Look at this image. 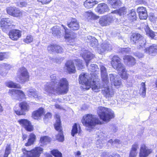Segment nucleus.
Instances as JSON below:
<instances>
[{"label":"nucleus","instance_id":"obj_4","mask_svg":"<svg viewBox=\"0 0 157 157\" xmlns=\"http://www.w3.org/2000/svg\"><path fill=\"white\" fill-rule=\"evenodd\" d=\"M82 122L86 126V129L90 132L96 124H100V121L94 115L88 114L83 117Z\"/></svg>","mask_w":157,"mask_h":157},{"label":"nucleus","instance_id":"obj_59","mask_svg":"<svg viewBox=\"0 0 157 157\" xmlns=\"http://www.w3.org/2000/svg\"><path fill=\"white\" fill-rule=\"evenodd\" d=\"M52 114L50 113H47L45 115L44 118V119H49L52 117Z\"/></svg>","mask_w":157,"mask_h":157},{"label":"nucleus","instance_id":"obj_34","mask_svg":"<svg viewBox=\"0 0 157 157\" xmlns=\"http://www.w3.org/2000/svg\"><path fill=\"white\" fill-rule=\"evenodd\" d=\"M27 94L29 97H33L35 98L38 97V93L34 89H29L27 91Z\"/></svg>","mask_w":157,"mask_h":157},{"label":"nucleus","instance_id":"obj_45","mask_svg":"<svg viewBox=\"0 0 157 157\" xmlns=\"http://www.w3.org/2000/svg\"><path fill=\"white\" fill-rule=\"evenodd\" d=\"M33 40V36L30 35H28L26 38L24 39L23 41L27 44H29L32 42Z\"/></svg>","mask_w":157,"mask_h":157},{"label":"nucleus","instance_id":"obj_64","mask_svg":"<svg viewBox=\"0 0 157 157\" xmlns=\"http://www.w3.org/2000/svg\"><path fill=\"white\" fill-rule=\"evenodd\" d=\"M108 157H121L120 155L118 154H113L112 155H110Z\"/></svg>","mask_w":157,"mask_h":157},{"label":"nucleus","instance_id":"obj_12","mask_svg":"<svg viewBox=\"0 0 157 157\" xmlns=\"http://www.w3.org/2000/svg\"><path fill=\"white\" fill-rule=\"evenodd\" d=\"M100 66L101 76L102 81L107 85L109 82V79L106 69L102 63L100 64Z\"/></svg>","mask_w":157,"mask_h":157},{"label":"nucleus","instance_id":"obj_31","mask_svg":"<svg viewBox=\"0 0 157 157\" xmlns=\"http://www.w3.org/2000/svg\"><path fill=\"white\" fill-rule=\"evenodd\" d=\"M108 3L114 9H117L121 4V0H108Z\"/></svg>","mask_w":157,"mask_h":157},{"label":"nucleus","instance_id":"obj_33","mask_svg":"<svg viewBox=\"0 0 157 157\" xmlns=\"http://www.w3.org/2000/svg\"><path fill=\"white\" fill-rule=\"evenodd\" d=\"M6 85L9 88H13L21 89V87L20 85L14 82L11 81H9L5 82Z\"/></svg>","mask_w":157,"mask_h":157},{"label":"nucleus","instance_id":"obj_21","mask_svg":"<svg viewBox=\"0 0 157 157\" xmlns=\"http://www.w3.org/2000/svg\"><path fill=\"white\" fill-rule=\"evenodd\" d=\"M66 67L68 72L70 73H75V68L74 64L72 61L67 62L65 64Z\"/></svg>","mask_w":157,"mask_h":157},{"label":"nucleus","instance_id":"obj_61","mask_svg":"<svg viewBox=\"0 0 157 157\" xmlns=\"http://www.w3.org/2000/svg\"><path fill=\"white\" fill-rule=\"evenodd\" d=\"M38 2H41L43 4H47L49 3L51 0H37Z\"/></svg>","mask_w":157,"mask_h":157},{"label":"nucleus","instance_id":"obj_3","mask_svg":"<svg viewBox=\"0 0 157 157\" xmlns=\"http://www.w3.org/2000/svg\"><path fill=\"white\" fill-rule=\"evenodd\" d=\"M111 64L113 67L117 71L123 79H126L128 78V75L124 66L121 63L120 59L118 57L116 56H113L112 59Z\"/></svg>","mask_w":157,"mask_h":157},{"label":"nucleus","instance_id":"obj_43","mask_svg":"<svg viewBox=\"0 0 157 157\" xmlns=\"http://www.w3.org/2000/svg\"><path fill=\"white\" fill-rule=\"evenodd\" d=\"M108 8L107 4L105 3H101L98 5L97 7V10H106Z\"/></svg>","mask_w":157,"mask_h":157},{"label":"nucleus","instance_id":"obj_42","mask_svg":"<svg viewBox=\"0 0 157 157\" xmlns=\"http://www.w3.org/2000/svg\"><path fill=\"white\" fill-rule=\"evenodd\" d=\"M17 96L19 100L24 99L25 98V93L21 90H18L17 94Z\"/></svg>","mask_w":157,"mask_h":157},{"label":"nucleus","instance_id":"obj_46","mask_svg":"<svg viewBox=\"0 0 157 157\" xmlns=\"http://www.w3.org/2000/svg\"><path fill=\"white\" fill-rule=\"evenodd\" d=\"M51 153L55 157H62V153L57 150H53Z\"/></svg>","mask_w":157,"mask_h":157},{"label":"nucleus","instance_id":"obj_38","mask_svg":"<svg viewBox=\"0 0 157 157\" xmlns=\"http://www.w3.org/2000/svg\"><path fill=\"white\" fill-rule=\"evenodd\" d=\"M59 29V27L57 25L54 26L52 28V34L57 36L59 35L60 33Z\"/></svg>","mask_w":157,"mask_h":157},{"label":"nucleus","instance_id":"obj_48","mask_svg":"<svg viewBox=\"0 0 157 157\" xmlns=\"http://www.w3.org/2000/svg\"><path fill=\"white\" fill-rule=\"evenodd\" d=\"M89 69L92 72H94L97 71L98 70V68L97 65L92 64L89 67Z\"/></svg>","mask_w":157,"mask_h":157},{"label":"nucleus","instance_id":"obj_52","mask_svg":"<svg viewBox=\"0 0 157 157\" xmlns=\"http://www.w3.org/2000/svg\"><path fill=\"white\" fill-rule=\"evenodd\" d=\"M96 144L97 148L99 149L102 148L105 145L100 140H98L97 141Z\"/></svg>","mask_w":157,"mask_h":157},{"label":"nucleus","instance_id":"obj_60","mask_svg":"<svg viewBox=\"0 0 157 157\" xmlns=\"http://www.w3.org/2000/svg\"><path fill=\"white\" fill-rule=\"evenodd\" d=\"M129 50V49L128 48H121L120 51L123 54L128 53Z\"/></svg>","mask_w":157,"mask_h":157},{"label":"nucleus","instance_id":"obj_54","mask_svg":"<svg viewBox=\"0 0 157 157\" xmlns=\"http://www.w3.org/2000/svg\"><path fill=\"white\" fill-rule=\"evenodd\" d=\"M113 84L115 86H120L121 84V79L118 77L117 78H116V79L115 80Z\"/></svg>","mask_w":157,"mask_h":157},{"label":"nucleus","instance_id":"obj_27","mask_svg":"<svg viewBox=\"0 0 157 157\" xmlns=\"http://www.w3.org/2000/svg\"><path fill=\"white\" fill-rule=\"evenodd\" d=\"M98 2L95 0H86L84 3V6L87 9L91 8L95 5L98 4Z\"/></svg>","mask_w":157,"mask_h":157},{"label":"nucleus","instance_id":"obj_1","mask_svg":"<svg viewBox=\"0 0 157 157\" xmlns=\"http://www.w3.org/2000/svg\"><path fill=\"white\" fill-rule=\"evenodd\" d=\"M51 82L46 83L44 90L50 95L57 94L63 95L69 90V83L66 78H62L56 80V75L53 74L50 76Z\"/></svg>","mask_w":157,"mask_h":157},{"label":"nucleus","instance_id":"obj_23","mask_svg":"<svg viewBox=\"0 0 157 157\" xmlns=\"http://www.w3.org/2000/svg\"><path fill=\"white\" fill-rule=\"evenodd\" d=\"M112 49L111 45L107 42L103 43L101 45L100 51L101 52H103L106 51H110Z\"/></svg>","mask_w":157,"mask_h":157},{"label":"nucleus","instance_id":"obj_32","mask_svg":"<svg viewBox=\"0 0 157 157\" xmlns=\"http://www.w3.org/2000/svg\"><path fill=\"white\" fill-rule=\"evenodd\" d=\"M36 139V136L33 133H31L29 136L28 142L25 144V146H29L33 144L35 141Z\"/></svg>","mask_w":157,"mask_h":157},{"label":"nucleus","instance_id":"obj_18","mask_svg":"<svg viewBox=\"0 0 157 157\" xmlns=\"http://www.w3.org/2000/svg\"><path fill=\"white\" fill-rule=\"evenodd\" d=\"M62 26L63 27L65 30V34L64 38L67 41L70 42H73L74 39L76 36L75 35L72 33L69 32L68 33V30L67 28L63 25Z\"/></svg>","mask_w":157,"mask_h":157},{"label":"nucleus","instance_id":"obj_58","mask_svg":"<svg viewBox=\"0 0 157 157\" xmlns=\"http://www.w3.org/2000/svg\"><path fill=\"white\" fill-rule=\"evenodd\" d=\"M55 51L57 53H61L63 51L62 48L59 46L56 45V49Z\"/></svg>","mask_w":157,"mask_h":157},{"label":"nucleus","instance_id":"obj_51","mask_svg":"<svg viewBox=\"0 0 157 157\" xmlns=\"http://www.w3.org/2000/svg\"><path fill=\"white\" fill-rule=\"evenodd\" d=\"M10 145L8 144L6 147L4 157H7L10 152Z\"/></svg>","mask_w":157,"mask_h":157},{"label":"nucleus","instance_id":"obj_19","mask_svg":"<svg viewBox=\"0 0 157 157\" xmlns=\"http://www.w3.org/2000/svg\"><path fill=\"white\" fill-rule=\"evenodd\" d=\"M11 67V66L9 64L2 63L0 64V75L3 76L6 75V70H9Z\"/></svg>","mask_w":157,"mask_h":157},{"label":"nucleus","instance_id":"obj_10","mask_svg":"<svg viewBox=\"0 0 157 157\" xmlns=\"http://www.w3.org/2000/svg\"><path fill=\"white\" fill-rule=\"evenodd\" d=\"M22 32L18 29H13L10 30L9 33L10 38L12 40L16 41L21 36Z\"/></svg>","mask_w":157,"mask_h":157},{"label":"nucleus","instance_id":"obj_39","mask_svg":"<svg viewBox=\"0 0 157 157\" xmlns=\"http://www.w3.org/2000/svg\"><path fill=\"white\" fill-rule=\"evenodd\" d=\"M18 90L16 89H10L8 92L9 95L11 96L13 98L15 99V97L17 96Z\"/></svg>","mask_w":157,"mask_h":157},{"label":"nucleus","instance_id":"obj_14","mask_svg":"<svg viewBox=\"0 0 157 157\" xmlns=\"http://www.w3.org/2000/svg\"><path fill=\"white\" fill-rule=\"evenodd\" d=\"M152 150L144 144L141 145L140 149V157H147L151 152Z\"/></svg>","mask_w":157,"mask_h":157},{"label":"nucleus","instance_id":"obj_11","mask_svg":"<svg viewBox=\"0 0 157 157\" xmlns=\"http://www.w3.org/2000/svg\"><path fill=\"white\" fill-rule=\"evenodd\" d=\"M12 23V21L9 18H2L1 21L0 27L3 31L5 32L9 29Z\"/></svg>","mask_w":157,"mask_h":157},{"label":"nucleus","instance_id":"obj_50","mask_svg":"<svg viewBox=\"0 0 157 157\" xmlns=\"http://www.w3.org/2000/svg\"><path fill=\"white\" fill-rule=\"evenodd\" d=\"M78 128L77 124L75 123L73 126L72 129L71 131V135L72 136H74L77 133Z\"/></svg>","mask_w":157,"mask_h":157},{"label":"nucleus","instance_id":"obj_41","mask_svg":"<svg viewBox=\"0 0 157 157\" xmlns=\"http://www.w3.org/2000/svg\"><path fill=\"white\" fill-rule=\"evenodd\" d=\"M50 139L47 136H44L41 137L40 141L43 145L49 142Z\"/></svg>","mask_w":157,"mask_h":157},{"label":"nucleus","instance_id":"obj_62","mask_svg":"<svg viewBox=\"0 0 157 157\" xmlns=\"http://www.w3.org/2000/svg\"><path fill=\"white\" fill-rule=\"evenodd\" d=\"M27 5V3L25 2H21L19 4H18V5L20 7H23L26 6Z\"/></svg>","mask_w":157,"mask_h":157},{"label":"nucleus","instance_id":"obj_56","mask_svg":"<svg viewBox=\"0 0 157 157\" xmlns=\"http://www.w3.org/2000/svg\"><path fill=\"white\" fill-rule=\"evenodd\" d=\"M109 77L110 80L112 82V83H113L115 80L116 79V78H117L118 76H117L116 75H114L112 74H111L109 75Z\"/></svg>","mask_w":157,"mask_h":157},{"label":"nucleus","instance_id":"obj_6","mask_svg":"<svg viewBox=\"0 0 157 157\" xmlns=\"http://www.w3.org/2000/svg\"><path fill=\"white\" fill-rule=\"evenodd\" d=\"M29 78V75L27 69L24 67L20 68L15 78L16 81L22 84L28 81Z\"/></svg>","mask_w":157,"mask_h":157},{"label":"nucleus","instance_id":"obj_35","mask_svg":"<svg viewBox=\"0 0 157 157\" xmlns=\"http://www.w3.org/2000/svg\"><path fill=\"white\" fill-rule=\"evenodd\" d=\"M146 90V88L145 83L142 82L141 84L139 93L140 95L143 98H144L145 97Z\"/></svg>","mask_w":157,"mask_h":157},{"label":"nucleus","instance_id":"obj_47","mask_svg":"<svg viewBox=\"0 0 157 157\" xmlns=\"http://www.w3.org/2000/svg\"><path fill=\"white\" fill-rule=\"evenodd\" d=\"M9 57L8 53L6 52L0 53V60H2L5 59H7Z\"/></svg>","mask_w":157,"mask_h":157},{"label":"nucleus","instance_id":"obj_26","mask_svg":"<svg viewBox=\"0 0 157 157\" xmlns=\"http://www.w3.org/2000/svg\"><path fill=\"white\" fill-rule=\"evenodd\" d=\"M139 148V145L136 144H133L130 151L129 157H135L137 154V149Z\"/></svg>","mask_w":157,"mask_h":157},{"label":"nucleus","instance_id":"obj_9","mask_svg":"<svg viewBox=\"0 0 157 157\" xmlns=\"http://www.w3.org/2000/svg\"><path fill=\"white\" fill-rule=\"evenodd\" d=\"M101 93L104 97L108 100L113 97L114 94L113 90L109 86L103 88L102 90Z\"/></svg>","mask_w":157,"mask_h":157},{"label":"nucleus","instance_id":"obj_5","mask_svg":"<svg viewBox=\"0 0 157 157\" xmlns=\"http://www.w3.org/2000/svg\"><path fill=\"white\" fill-rule=\"evenodd\" d=\"M97 113L100 119L105 122H109L114 118L115 115L113 111L102 106L98 107Z\"/></svg>","mask_w":157,"mask_h":157},{"label":"nucleus","instance_id":"obj_22","mask_svg":"<svg viewBox=\"0 0 157 157\" xmlns=\"http://www.w3.org/2000/svg\"><path fill=\"white\" fill-rule=\"evenodd\" d=\"M123 59L125 63L129 66L134 65L136 63L135 59L131 56H125L123 57Z\"/></svg>","mask_w":157,"mask_h":157},{"label":"nucleus","instance_id":"obj_8","mask_svg":"<svg viewBox=\"0 0 157 157\" xmlns=\"http://www.w3.org/2000/svg\"><path fill=\"white\" fill-rule=\"evenodd\" d=\"M55 117L56 118V121L54 124L55 128L59 132V134L56 136V138L59 141L63 142L64 140V136L62 132L60 117L59 115L56 114Z\"/></svg>","mask_w":157,"mask_h":157},{"label":"nucleus","instance_id":"obj_40","mask_svg":"<svg viewBox=\"0 0 157 157\" xmlns=\"http://www.w3.org/2000/svg\"><path fill=\"white\" fill-rule=\"evenodd\" d=\"M139 17L140 19H146L147 16V10L138 12Z\"/></svg>","mask_w":157,"mask_h":157},{"label":"nucleus","instance_id":"obj_25","mask_svg":"<svg viewBox=\"0 0 157 157\" xmlns=\"http://www.w3.org/2000/svg\"><path fill=\"white\" fill-rule=\"evenodd\" d=\"M85 17L88 20H96L98 19L99 17L94 14L91 12L87 11L85 14Z\"/></svg>","mask_w":157,"mask_h":157},{"label":"nucleus","instance_id":"obj_57","mask_svg":"<svg viewBox=\"0 0 157 157\" xmlns=\"http://www.w3.org/2000/svg\"><path fill=\"white\" fill-rule=\"evenodd\" d=\"M125 12V10H114L111 13H116L119 15L120 16H121L124 14Z\"/></svg>","mask_w":157,"mask_h":157},{"label":"nucleus","instance_id":"obj_53","mask_svg":"<svg viewBox=\"0 0 157 157\" xmlns=\"http://www.w3.org/2000/svg\"><path fill=\"white\" fill-rule=\"evenodd\" d=\"M131 17H133V19H136V12L134 11H131L130 13H129V14L128 19H131Z\"/></svg>","mask_w":157,"mask_h":157},{"label":"nucleus","instance_id":"obj_24","mask_svg":"<svg viewBox=\"0 0 157 157\" xmlns=\"http://www.w3.org/2000/svg\"><path fill=\"white\" fill-rule=\"evenodd\" d=\"M143 37L140 34L135 33L132 34L131 37V41L133 43H138L140 40L143 38Z\"/></svg>","mask_w":157,"mask_h":157},{"label":"nucleus","instance_id":"obj_17","mask_svg":"<svg viewBox=\"0 0 157 157\" xmlns=\"http://www.w3.org/2000/svg\"><path fill=\"white\" fill-rule=\"evenodd\" d=\"M112 21V17L109 15H107L101 18L99 21V23L102 26H106L111 22Z\"/></svg>","mask_w":157,"mask_h":157},{"label":"nucleus","instance_id":"obj_20","mask_svg":"<svg viewBox=\"0 0 157 157\" xmlns=\"http://www.w3.org/2000/svg\"><path fill=\"white\" fill-rule=\"evenodd\" d=\"M44 109L43 108H40L37 110L34 111L32 113L33 118L36 120L40 119V117L44 113Z\"/></svg>","mask_w":157,"mask_h":157},{"label":"nucleus","instance_id":"obj_49","mask_svg":"<svg viewBox=\"0 0 157 157\" xmlns=\"http://www.w3.org/2000/svg\"><path fill=\"white\" fill-rule=\"evenodd\" d=\"M146 42V40L144 38V37L140 40L138 42V43H139V44L140 46V47H139V48H143V47H144V46Z\"/></svg>","mask_w":157,"mask_h":157},{"label":"nucleus","instance_id":"obj_2","mask_svg":"<svg viewBox=\"0 0 157 157\" xmlns=\"http://www.w3.org/2000/svg\"><path fill=\"white\" fill-rule=\"evenodd\" d=\"M79 83H82L84 84L86 86L88 89L91 87L93 90L95 92L99 91L102 88V86L101 85L100 82L98 80L89 79L87 74L82 73L80 74L79 76Z\"/></svg>","mask_w":157,"mask_h":157},{"label":"nucleus","instance_id":"obj_29","mask_svg":"<svg viewBox=\"0 0 157 157\" xmlns=\"http://www.w3.org/2000/svg\"><path fill=\"white\" fill-rule=\"evenodd\" d=\"M145 52L147 53L151 54L155 52L157 53V46L155 44H153L149 47L146 48Z\"/></svg>","mask_w":157,"mask_h":157},{"label":"nucleus","instance_id":"obj_7","mask_svg":"<svg viewBox=\"0 0 157 157\" xmlns=\"http://www.w3.org/2000/svg\"><path fill=\"white\" fill-rule=\"evenodd\" d=\"M43 150V148L39 147H35L30 151H27L25 149H22L23 153L26 157H39Z\"/></svg>","mask_w":157,"mask_h":157},{"label":"nucleus","instance_id":"obj_30","mask_svg":"<svg viewBox=\"0 0 157 157\" xmlns=\"http://www.w3.org/2000/svg\"><path fill=\"white\" fill-rule=\"evenodd\" d=\"M87 39L88 40L87 42L90 43V45L91 46L94 48L97 47L98 42V40L95 38L91 36H88Z\"/></svg>","mask_w":157,"mask_h":157},{"label":"nucleus","instance_id":"obj_15","mask_svg":"<svg viewBox=\"0 0 157 157\" xmlns=\"http://www.w3.org/2000/svg\"><path fill=\"white\" fill-rule=\"evenodd\" d=\"M81 55L85 60L87 67L88 66L89 62L94 58V56L90 52L86 50H84L83 53H81Z\"/></svg>","mask_w":157,"mask_h":157},{"label":"nucleus","instance_id":"obj_13","mask_svg":"<svg viewBox=\"0 0 157 157\" xmlns=\"http://www.w3.org/2000/svg\"><path fill=\"white\" fill-rule=\"evenodd\" d=\"M19 124L24 127L25 129L29 131H32L33 130V127L30 122L25 119H22L18 121Z\"/></svg>","mask_w":157,"mask_h":157},{"label":"nucleus","instance_id":"obj_63","mask_svg":"<svg viewBox=\"0 0 157 157\" xmlns=\"http://www.w3.org/2000/svg\"><path fill=\"white\" fill-rule=\"evenodd\" d=\"M136 56L139 58H141L144 56L143 54L142 53H137L136 54Z\"/></svg>","mask_w":157,"mask_h":157},{"label":"nucleus","instance_id":"obj_28","mask_svg":"<svg viewBox=\"0 0 157 157\" xmlns=\"http://www.w3.org/2000/svg\"><path fill=\"white\" fill-rule=\"evenodd\" d=\"M68 26L73 30H77L78 29V25L75 19H72L71 22L68 24Z\"/></svg>","mask_w":157,"mask_h":157},{"label":"nucleus","instance_id":"obj_55","mask_svg":"<svg viewBox=\"0 0 157 157\" xmlns=\"http://www.w3.org/2000/svg\"><path fill=\"white\" fill-rule=\"evenodd\" d=\"M120 141L118 139H115L113 141L112 139H110L108 141V143L111 144L113 146H116L117 144H119Z\"/></svg>","mask_w":157,"mask_h":157},{"label":"nucleus","instance_id":"obj_37","mask_svg":"<svg viewBox=\"0 0 157 157\" xmlns=\"http://www.w3.org/2000/svg\"><path fill=\"white\" fill-rule=\"evenodd\" d=\"M7 13L13 17H18L21 15L20 10H6Z\"/></svg>","mask_w":157,"mask_h":157},{"label":"nucleus","instance_id":"obj_16","mask_svg":"<svg viewBox=\"0 0 157 157\" xmlns=\"http://www.w3.org/2000/svg\"><path fill=\"white\" fill-rule=\"evenodd\" d=\"M19 106L21 108V110H18L14 108V112L17 115H23L24 114V112L28 109L29 105L27 103L23 102L20 104Z\"/></svg>","mask_w":157,"mask_h":157},{"label":"nucleus","instance_id":"obj_44","mask_svg":"<svg viewBox=\"0 0 157 157\" xmlns=\"http://www.w3.org/2000/svg\"><path fill=\"white\" fill-rule=\"evenodd\" d=\"M56 49V44H50L48 46L47 50L48 52L50 53L55 52Z\"/></svg>","mask_w":157,"mask_h":157},{"label":"nucleus","instance_id":"obj_36","mask_svg":"<svg viewBox=\"0 0 157 157\" xmlns=\"http://www.w3.org/2000/svg\"><path fill=\"white\" fill-rule=\"evenodd\" d=\"M145 32L147 34L150 36L152 38L156 39L157 38L155 36V34L154 33V32L152 31L151 30L148 26L147 25L146 28H145Z\"/></svg>","mask_w":157,"mask_h":157}]
</instances>
